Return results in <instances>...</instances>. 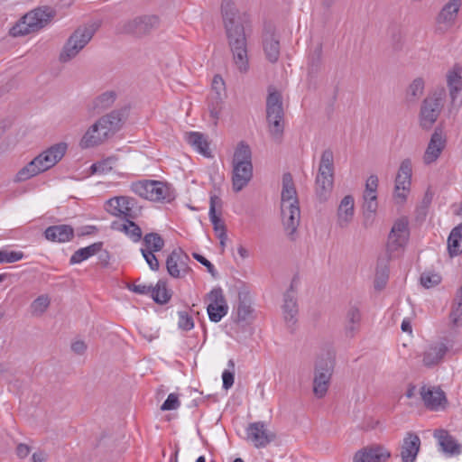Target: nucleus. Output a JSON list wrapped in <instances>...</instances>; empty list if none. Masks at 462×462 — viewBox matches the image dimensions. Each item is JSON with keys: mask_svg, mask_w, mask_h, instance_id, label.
<instances>
[{"mask_svg": "<svg viewBox=\"0 0 462 462\" xmlns=\"http://www.w3.org/2000/svg\"><path fill=\"white\" fill-rule=\"evenodd\" d=\"M221 10L234 63L240 73H247L249 58L245 28L236 22V12L229 0L223 1Z\"/></svg>", "mask_w": 462, "mask_h": 462, "instance_id": "nucleus-1", "label": "nucleus"}, {"mask_svg": "<svg viewBox=\"0 0 462 462\" xmlns=\"http://www.w3.org/2000/svg\"><path fill=\"white\" fill-rule=\"evenodd\" d=\"M67 143H59L41 152L18 171L14 180L23 182L55 166L65 155Z\"/></svg>", "mask_w": 462, "mask_h": 462, "instance_id": "nucleus-2", "label": "nucleus"}, {"mask_svg": "<svg viewBox=\"0 0 462 462\" xmlns=\"http://www.w3.org/2000/svg\"><path fill=\"white\" fill-rule=\"evenodd\" d=\"M232 164V188L235 192H239L253 178L252 152L245 142L237 144Z\"/></svg>", "mask_w": 462, "mask_h": 462, "instance_id": "nucleus-3", "label": "nucleus"}, {"mask_svg": "<svg viewBox=\"0 0 462 462\" xmlns=\"http://www.w3.org/2000/svg\"><path fill=\"white\" fill-rule=\"evenodd\" d=\"M56 15V11L50 6L37 7L26 14L11 28L10 34L14 37L37 32L46 27Z\"/></svg>", "mask_w": 462, "mask_h": 462, "instance_id": "nucleus-4", "label": "nucleus"}, {"mask_svg": "<svg viewBox=\"0 0 462 462\" xmlns=\"http://www.w3.org/2000/svg\"><path fill=\"white\" fill-rule=\"evenodd\" d=\"M334 153L331 149L322 152L315 178V191L319 201H326L334 186Z\"/></svg>", "mask_w": 462, "mask_h": 462, "instance_id": "nucleus-5", "label": "nucleus"}, {"mask_svg": "<svg viewBox=\"0 0 462 462\" xmlns=\"http://www.w3.org/2000/svg\"><path fill=\"white\" fill-rule=\"evenodd\" d=\"M445 97L446 92L442 88L429 94L424 98L419 114V123L422 129L430 130L432 128L444 106Z\"/></svg>", "mask_w": 462, "mask_h": 462, "instance_id": "nucleus-6", "label": "nucleus"}, {"mask_svg": "<svg viewBox=\"0 0 462 462\" xmlns=\"http://www.w3.org/2000/svg\"><path fill=\"white\" fill-rule=\"evenodd\" d=\"M96 29L92 25H83L78 27L65 42L59 60L66 63L74 59L91 41Z\"/></svg>", "mask_w": 462, "mask_h": 462, "instance_id": "nucleus-7", "label": "nucleus"}, {"mask_svg": "<svg viewBox=\"0 0 462 462\" xmlns=\"http://www.w3.org/2000/svg\"><path fill=\"white\" fill-rule=\"evenodd\" d=\"M107 212L111 215L125 219H136L142 211V207L137 204L135 199L120 196L107 200Z\"/></svg>", "mask_w": 462, "mask_h": 462, "instance_id": "nucleus-8", "label": "nucleus"}, {"mask_svg": "<svg viewBox=\"0 0 462 462\" xmlns=\"http://www.w3.org/2000/svg\"><path fill=\"white\" fill-rule=\"evenodd\" d=\"M333 369L334 360L331 357H322L317 361L313 380V393L317 398H322L326 395Z\"/></svg>", "mask_w": 462, "mask_h": 462, "instance_id": "nucleus-9", "label": "nucleus"}, {"mask_svg": "<svg viewBox=\"0 0 462 462\" xmlns=\"http://www.w3.org/2000/svg\"><path fill=\"white\" fill-rule=\"evenodd\" d=\"M412 166L410 159H405L401 162L393 191V200L395 204L403 205L411 190Z\"/></svg>", "mask_w": 462, "mask_h": 462, "instance_id": "nucleus-10", "label": "nucleus"}, {"mask_svg": "<svg viewBox=\"0 0 462 462\" xmlns=\"http://www.w3.org/2000/svg\"><path fill=\"white\" fill-rule=\"evenodd\" d=\"M407 218L401 217L392 226L386 245L390 256H393L395 253L402 251L405 247L410 236Z\"/></svg>", "mask_w": 462, "mask_h": 462, "instance_id": "nucleus-11", "label": "nucleus"}, {"mask_svg": "<svg viewBox=\"0 0 462 462\" xmlns=\"http://www.w3.org/2000/svg\"><path fill=\"white\" fill-rule=\"evenodd\" d=\"M420 395L426 409L432 411H443L448 406L446 393L439 386L422 385Z\"/></svg>", "mask_w": 462, "mask_h": 462, "instance_id": "nucleus-12", "label": "nucleus"}, {"mask_svg": "<svg viewBox=\"0 0 462 462\" xmlns=\"http://www.w3.org/2000/svg\"><path fill=\"white\" fill-rule=\"evenodd\" d=\"M245 431L247 440L256 448H266L276 437L273 432L267 429L263 421L250 423Z\"/></svg>", "mask_w": 462, "mask_h": 462, "instance_id": "nucleus-13", "label": "nucleus"}, {"mask_svg": "<svg viewBox=\"0 0 462 462\" xmlns=\"http://www.w3.org/2000/svg\"><path fill=\"white\" fill-rule=\"evenodd\" d=\"M159 23L155 15H144L130 20L123 25V32L137 37L143 36L153 30Z\"/></svg>", "mask_w": 462, "mask_h": 462, "instance_id": "nucleus-14", "label": "nucleus"}, {"mask_svg": "<svg viewBox=\"0 0 462 462\" xmlns=\"http://www.w3.org/2000/svg\"><path fill=\"white\" fill-rule=\"evenodd\" d=\"M210 303L207 307V311L210 321L217 323L227 314L228 305L224 297L221 288H214L208 293Z\"/></svg>", "mask_w": 462, "mask_h": 462, "instance_id": "nucleus-15", "label": "nucleus"}, {"mask_svg": "<svg viewBox=\"0 0 462 462\" xmlns=\"http://www.w3.org/2000/svg\"><path fill=\"white\" fill-rule=\"evenodd\" d=\"M189 255L180 248L174 249L166 259L168 273L173 278H180L187 273Z\"/></svg>", "mask_w": 462, "mask_h": 462, "instance_id": "nucleus-16", "label": "nucleus"}, {"mask_svg": "<svg viewBox=\"0 0 462 462\" xmlns=\"http://www.w3.org/2000/svg\"><path fill=\"white\" fill-rule=\"evenodd\" d=\"M390 457V451L384 447L373 445L358 450L353 457V462H386Z\"/></svg>", "mask_w": 462, "mask_h": 462, "instance_id": "nucleus-17", "label": "nucleus"}, {"mask_svg": "<svg viewBox=\"0 0 462 462\" xmlns=\"http://www.w3.org/2000/svg\"><path fill=\"white\" fill-rule=\"evenodd\" d=\"M282 224L287 236L291 240L295 239V233L298 229L300 219V209L299 205H290L281 208Z\"/></svg>", "mask_w": 462, "mask_h": 462, "instance_id": "nucleus-18", "label": "nucleus"}, {"mask_svg": "<svg viewBox=\"0 0 462 462\" xmlns=\"http://www.w3.org/2000/svg\"><path fill=\"white\" fill-rule=\"evenodd\" d=\"M282 314L285 323L292 328L297 322L298 304L295 296L293 283L283 295Z\"/></svg>", "mask_w": 462, "mask_h": 462, "instance_id": "nucleus-19", "label": "nucleus"}, {"mask_svg": "<svg viewBox=\"0 0 462 462\" xmlns=\"http://www.w3.org/2000/svg\"><path fill=\"white\" fill-rule=\"evenodd\" d=\"M420 439L414 432H408L402 439L400 456L402 462H415L420 448Z\"/></svg>", "mask_w": 462, "mask_h": 462, "instance_id": "nucleus-20", "label": "nucleus"}, {"mask_svg": "<svg viewBox=\"0 0 462 462\" xmlns=\"http://www.w3.org/2000/svg\"><path fill=\"white\" fill-rule=\"evenodd\" d=\"M445 144L446 140L443 138L441 130L435 129L423 156L424 162L430 164L436 162L445 148Z\"/></svg>", "mask_w": 462, "mask_h": 462, "instance_id": "nucleus-21", "label": "nucleus"}, {"mask_svg": "<svg viewBox=\"0 0 462 462\" xmlns=\"http://www.w3.org/2000/svg\"><path fill=\"white\" fill-rule=\"evenodd\" d=\"M355 215V199L352 195L345 196L337 210V224L345 228L352 222Z\"/></svg>", "mask_w": 462, "mask_h": 462, "instance_id": "nucleus-22", "label": "nucleus"}, {"mask_svg": "<svg viewBox=\"0 0 462 462\" xmlns=\"http://www.w3.org/2000/svg\"><path fill=\"white\" fill-rule=\"evenodd\" d=\"M97 122L103 128L102 136H108L110 138L121 128L123 124V113L118 110H114L100 117Z\"/></svg>", "mask_w": 462, "mask_h": 462, "instance_id": "nucleus-23", "label": "nucleus"}, {"mask_svg": "<svg viewBox=\"0 0 462 462\" xmlns=\"http://www.w3.org/2000/svg\"><path fill=\"white\" fill-rule=\"evenodd\" d=\"M44 237L54 243H67L74 237V228L70 225H54L47 227Z\"/></svg>", "mask_w": 462, "mask_h": 462, "instance_id": "nucleus-24", "label": "nucleus"}, {"mask_svg": "<svg viewBox=\"0 0 462 462\" xmlns=\"http://www.w3.org/2000/svg\"><path fill=\"white\" fill-rule=\"evenodd\" d=\"M284 120L282 95L278 91L270 92L266 98V121Z\"/></svg>", "mask_w": 462, "mask_h": 462, "instance_id": "nucleus-25", "label": "nucleus"}, {"mask_svg": "<svg viewBox=\"0 0 462 462\" xmlns=\"http://www.w3.org/2000/svg\"><path fill=\"white\" fill-rule=\"evenodd\" d=\"M103 128L97 122L93 124L82 136L79 145L82 149L96 147L105 143L109 137L102 136Z\"/></svg>", "mask_w": 462, "mask_h": 462, "instance_id": "nucleus-26", "label": "nucleus"}, {"mask_svg": "<svg viewBox=\"0 0 462 462\" xmlns=\"http://www.w3.org/2000/svg\"><path fill=\"white\" fill-rule=\"evenodd\" d=\"M448 87L449 88V97L451 99L452 106H459L461 100L457 103V96L462 90V77L461 68L458 65H455L453 69L448 72L447 76Z\"/></svg>", "mask_w": 462, "mask_h": 462, "instance_id": "nucleus-27", "label": "nucleus"}, {"mask_svg": "<svg viewBox=\"0 0 462 462\" xmlns=\"http://www.w3.org/2000/svg\"><path fill=\"white\" fill-rule=\"evenodd\" d=\"M151 201H161L170 203L176 198L174 189L165 182L152 180L151 188Z\"/></svg>", "mask_w": 462, "mask_h": 462, "instance_id": "nucleus-28", "label": "nucleus"}, {"mask_svg": "<svg viewBox=\"0 0 462 462\" xmlns=\"http://www.w3.org/2000/svg\"><path fill=\"white\" fill-rule=\"evenodd\" d=\"M290 205H299V201L292 175L290 172H286L282 176L281 208Z\"/></svg>", "mask_w": 462, "mask_h": 462, "instance_id": "nucleus-29", "label": "nucleus"}, {"mask_svg": "<svg viewBox=\"0 0 462 462\" xmlns=\"http://www.w3.org/2000/svg\"><path fill=\"white\" fill-rule=\"evenodd\" d=\"M461 5L460 0L448 1L440 10L437 21L439 23H443L448 27L454 24Z\"/></svg>", "mask_w": 462, "mask_h": 462, "instance_id": "nucleus-30", "label": "nucleus"}, {"mask_svg": "<svg viewBox=\"0 0 462 462\" xmlns=\"http://www.w3.org/2000/svg\"><path fill=\"white\" fill-rule=\"evenodd\" d=\"M434 437L439 440L442 450L449 455H458L461 453V446L456 439L445 430H436Z\"/></svg>", "mask_w": 462, "mask_h": 462, "instance_id": "nucleus-31", "label": "nucleus"}, {"mask_svg": "<svg viewBox=\"0 0 462 462\" xmlns=\"http://www.w3.org/2000/svg\"><path fill=\"white\" fill-rule=\"evenodd\" d=\"M448 352V346L444 343H438L429 346L423 354V365L432 367L438 365Z\"/></svg>", "mask_w": 462, "mask_h": 462, "instance_id": "nucleus-32", "label": "nucleus"}, {"mask_svg": "<svg viewBox=\"0 0 462 462\" xmlns=\"http://www.w3.org/2000/svg\"><path fill=\"white\" fill-rule=\"evenodd\" d=\"M134 220L125 219V223L114 221L111 228L125 233L134 243H138L142 239V229Z\"/></svg>", "mask_w": 462, "mask_h": 462, "instance_id": "nucleus-33", "label": "nucleus"}, {"mask_svg": "<svg viewBox=\"0 0 462 462\" xmlns=\"http://www.w3.org/2000/svg\"><path fill=\"white\" fill-rule=\"evenodd\" d=\"M103 242H96L88 246L78 249L73 253L69 258V264H78L85 260H88L91 256L101 252L103 248Z\"/></svg>", "mask_w": 462, "mask_h": 462, "instance_id": "nucleus-34", "label": "nucleus"}, {"mask_svg": "<svg viewBox=\"0 0 462 462\" xmlns=\"http://www.w3.org/2000/svg\"><path fill=\"white\" fill-rule=\"evenodd\" d=\"M263 47L266 59L272 63L277 62L280 57V42L273 33L264 35Z\"/></svg>", "mask_w": 462, "mask_h": 462, "instance_id": "nucleus-35", "label": "nucleus"}, {"mask_svg": "<svg viewBox=\"0 0 462 462\" xmlns=\"http://www.w3.org/2000/svg\"><path fill=\"white\" fill-rule=\"evenodd\" d=\"M187 142L197 152L205 157L209 158L212 156L209 149V143L203 134L199 132H190L187 134Z\"/></svg>", "mask_w": 462, "mask_h": 462, "instance_id": "nucleus-36", "label": "nucleus"}, {"mask_svg": "<svg viewBox=\"0 0 462 462\" xmlns=\"http://www.w3.org/2000/svg\"><path fill=\"white\" fill-rule=\"evenodd\" d=\"M448 251L451 257L462 254V223L451 230L448 238Z\"/></svg>", "mask_w": 462, "mask_h": 462, "instance_id": "nucleus-37", "label": "nucleus"}, {"mask_svg": "<svg viewBox=\"0 0 462 462\" xmlns=\"http://www.w3.org/2000/svg\"><path fill=\"white\" fill-rule=\"evenodd\" d=\"M116 97L115 91H106L93 99L91 109L96 113L107 109L115 103Z\"/></svg>", "mask_w": 462, "mask_h": 462, "instance_id": "nucleus-38", "label": "nucleus"}, {"mask_svg": "<svg viewBox=\"0 0 462 462\" xmlns=\"http://www.w3.org/2000/svg\"><path fill=\"white\" fill-rule=\"evenodd\" d=\"M152 300L161 305L166 304L171 298V291L167 288L165 280H159L152 291Z\"/></svg>", "mask_w": 462, "mask_h": 462, "instance_id": "nucleus-39", "label": "nucleus"}, {"mask_svg": "<svg viewBox=\"0 0 462 462\" xmlns=\"http://www.w3.org/2000/svg\"><path fill=\"white\" fill-rule=\"evenodd\" d=\"M143 246L141 250H149L152 252H160L165 245L164 239L155 232L146 234L143 237Z\"/></svg>", "mask_w": 462, "mask_h": 462, "instance_id": "nucleus-40", "label": "nucleus"}, {"mask_svg": "<svg viewBox=\"0 0 462 462\" xmlns=\"http://www.w3.org/2000/svg\"><path fill=\"white\" fill-rule=\"evenodd\" d=\"M346 330L351 336L358 329L361 321V313L358 308L352 306L348 309L346 316Z\"/></svg>", "mask_w": 462, "mask_h": 462, "instance_id": "nucleus-41", "label": "nucleus"}, {"mask_svg": "<svg viewBox=\"0 0 462 462\" xmlns=\"http://www.w3.org/2000/svg\"><path fill=\"white\" fill-rule=\"evenodd\" d=\"M364 203L362 206L363 214L365 217V225H367V222L370 220L371 222L374 220V216L375 215L378 208V201L377 196H363Z\"/></svg>", "mask_w": 462, "mask_h": 462, "instance_id": "nucleus-42", "label": "nucleus"}, {"mask_svg": "<svg viewBox=\"0 0 462 462\" xmlns=\"http://www.w3.org/2000/svg\"><path fill=\"white\" fill-rule=\"evenodd\" d=\"M449 318L454 326L458 327L462 325V286L454 299Z\"/></svg>", "mask_w": 462, "mask_h": 462, "instance_id": "nucleus-43", "label": "nucleus"}, {"mask_svg": "<svg viewBox=\"0 0 462 462\" xmlns=\"http://www.w3.org/2000/svg\"><path fill=\"white\" fill-rule=\"evenodd\" d=\"M116 161L115 156H110L97 162L90 166V172L91 174H106L113 170Z\"/></svg>", "mask_w": 462, "mask_h": 462, "instance_id": "nucleus-44", "label": "nucleus"}, {"mask_svg": "<svg viewBox=\"0 0 462 462\" xmlns=\"http://www.w3.org/2000/svg\"><path fill=\"white\" fill-rule=\"evenodd\" d=\"M424 88V80L421 78H416L407 88V100L411 102L418 100L423 94Z\"/></svg>", "mask_w": 462, "mask_h": 462, "instance_id": "nucleus-45", "label": "nucleus"}, {"mask_svg": "<svg viewBox=\"0 0 462 462\" xmlns=\"http://www.w3.org/2000/svg\"><path fill=\"white\" fill-rule=\"evenodd\" d=\"M152 186V180H139L131 184V190L139 197L151 200Z\"/></svg>", "mask_w": 462, "mask_h": 462, "instance_id": "nucleus-46", "label": "nucleus"}, {"mask_svg": "<svg viewBox=\"0 0 462 462\" xmlns=\"http://www.w3.org/2000/svg\"><path fill=\"white\" fill-rule=\"evenodd\" d=\"M271 137L276 143H281L284 132V120L267 121Z\"/></svg>", "mask_w": 462, "mask_h": 462, "instance_id": "nucleus-47", "label": "nucleus"}, {"mask_svg": "<svg viewBox=\"0 0 462 462\" xmlns=\"http://www.w3.org/2000/svg\"><path fill=\"white\" fill-rule=\"evenodd\" d=\"M223 99H224L223 97L220 95H218V96L210 95L208 97V111H209L210 116L214 120H217L219 118L220 112L222 109Z\"/></svg>", "mask_w": 462, "mask_h": 462, "instance_id": "nucleus-48", "label": "nucleus"}, {"mask_svg": "<svg viewBox=\"0 0 462 462\" xmlns=\"http://www.w3.org/2000/svg\"><path fill=\"white\" fill-rule=\"evenodd\" d=\"M322 62V46L317 45L309 57V67L312 72L319 69Z\"/></svg>", "mask_w": 462, "mask_h": 462, "instance_id": "nucleus-49", "label": "nucleus"}, {"mask_svg": "<svg viewBox=\"0 0 462 462\" xmlns=\"http://www.w3.org/2000/svg\"><path fill=\"white\" fill-rule=\"evenodd\" d=\"M50 305V299L47 295H41L37 297L31 304L32 312L33 315H42L46 311Z\"/></svg>", "mask_w": 462, "mask_h": 462, "instance_id": "nucleus-50", "label": "nucleus"}, {"mask_svg": "<svg viewBox=\"0 0 462 462\" xmlns=\"http://www.w3.org/2000/svg\"><path fill=\"white\" fill-rule=\"evenodd\" d=\"M24 254L21 251L0 250V263H15L22 260Z\"/></svg>", "mask_w": 462, "mask_h": 462, "instance_id": "nucleus-51", "label": "nucleus"}, {"mask_svg": "<svg viewBox=\"0 0 462 462\" xmlns=\"http://www.w3.org/2000/svg\"><path fill=\"white\" fill-rule=\"evenodd\" d=\"M253 309L250 304L245 300L239 299V303L236 310V321H245L251 315Z\"/></svg>", "mask_w": 462, "mask_h": 462, "instance_id": "nucleus-52", "label": "nucleus"}, {"mask_svg": "<svg viewBox=\"0 0 462 462\" xmlns=\"http://www.w3.org/2000/svg\"><path fill=\"white\" fill-rule=\"evenodd\" d=\"M440 282L441 277L436 273L427 272L420 275V283L427 289L438 285Z\"/></svg>", "mask_w": 462, "mask_h": 462, "instance_id": "nucleus-53", "label": "nucleus"}, {"mask_svg": "<svg viewBox=\"0 0 462 462\" xmlns=\"http://www.w3.org/2000/svg\"><path fill=\"white\" fill-rule=\"evenodd\" d=\"M178 327L184 331H189L194 328L193 318L187 311H179Z\"/></svg>", "mask_w": 462, "mask_h": 462, "instance_id": "nucleus-54", "label": "nucleus"}, {"mask_svg": "<svg viewBox=\"0 0 462 462\" xmlns=\"http://www.w3.org/2000/svg\"><path fill=\"white\" fill-rule=\"evenodd\" d=\"M227 365L232 370H225L222 374L223 388L226 390L231 388L235 381V362L232 359H230L227 363Z\"/></svg>", "mask_w": 462, "mask_h": 462, "instance_id": "nucleus-55", "label": "nucleus"}, {"mask_svg": "<svg viewBox=\"0 0 462 462\" xmlns=\"http://www.w3.org/2000/svg\"><path fill=\"white\" fill-rule=\"evenodd\" d=\"M388 281V270L386 267L377 268L374 278V289L377 291L383 290Z\"/></svg>", "mask_w": 462, "mask_h": 462, "instance_id": "nucleus-56", "label": "nucleus"}, {"mask_svg": "<svg viewBox=\"0 0 462 462\" xmlns=\"http://www.w3.org/2000/svg\"><path fill=\"white\" fill-rule=\"evenodd\" d=\"M378 177L376 175H370L366 180L365 189L363 196H377Z\"/></svg>", "mask_w": 462, "mask_h": 462, "instance_id": "nucleus-57", "label": "nucleus"}, {"mask_svg": "<svg viewBox=\"0 0 462 462\" xmlns=\"http://www.w3.org/2000/svg\"><path fill=\"white\" fill-rule=\"evenodd\" d=\"M226 90L225 81L220 75H215L212 79V90L210 95L224 96Z\"/></svg>", "mask_w": 462, "mask_h": 462, "instance_id": "nucleus-58", "label": "nucleus"}, {"mask_svg": "<svg viewBox=\"0 0 462 462\" xmlns=\"http://www.w3.org/2000/svg\"><path fill=\"white\" fill-rule=\"evenodd\" d=\"M180 402L179 401V396L176 393H170L167 399L161 406L162 411H172L176 410L180 407Z\"/></svg>", "mask_w": 462, "mask_h": 462, "instance_id": "nucleus-59", "label": "nucleus"}, {"mask_svg": "<svg viewBox=\"0 0 462 462\" xmlns=\"http://www.w3.org/2000/svg\"><path fill=\"white\" fill-rule=\"evenodd\" d=\"M155 252H152L149 250H141V254L144 258L145 262L149 265L150 269L152 271H158L160 267L159 261L154 254Z\"/></svg>", "mask_w": 462, "mask_h": 462, "instance_id": "nucleus-60", "label": "nucleus"}, {"mask_svg": "<svg viewBox=\"0 0 462 462\" xmlns=\"http://www.w3.org/2000/svg\"><path fill=\"white\" fill-rule=\"evenodd\" d=\"M208 216L216 234L219 233L221 229H226L225 224L222 222L220 217L217 215L216 211H214L213 207L209 209Z\"/></svg>", "mask_w": 462, "mask_h": 462, "instance_id": "nucleus-61", "label": "nucleus"}, {"mask_svg": "<svg viewBox=\"0 0 462 462\" xmlns=\"http://www.w3.org/2000/svg\"><path fill=\"white\" fill-rule=\"evenodd\" d=\"M192 256L194 257V259H196L199 263H201L202 265H204L206 268H207V271L213 276V277H216V275L217 274V270L214 266V264L209 262L207 258H205L203 255L198 254V253H193L192 254Z\"/></svg>", "mask_w": 462, "mask_h": 462, "instance_id": "nucleus-62", "label": "nucleus"}, {"mask_svg": "<svg viewBox=\"0 0 462 462\" xmlns=\"http://www.w3.org/2000/svg\"><path fill=\"white\" fill-rule=\"evenodd\" d=\"M128 288L133 292L140 294V295H147V294L152 295V291L153 289L152 286H149L146 284H135V283L129 285Z\"/></svg>", "mask_w": 462, "mask_h": 462, "instance_id": "nucleus-63", "label": "nucleus"}, {"mask_svg": "<svg viewBox=\"0 0 462 462\" xmlns=\"http://www.w3.org/2000/svg\"><path fill=\"white\" fill-rule=\"evenodd\" d=\"M31 448L28 445L21 443L16 447V455L20 458H25L30 454Z\"/></svg>", "mask_w": 462, "mask_h": 462, "instance_id": "nucleus-64", "label": "nucleus"}]
</instances>
